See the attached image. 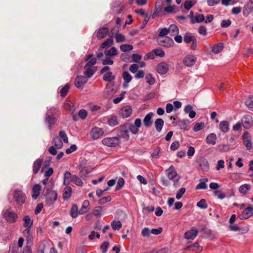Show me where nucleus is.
Returning a JSON list of instances; mask_svg holds the SVG:
<instances>
[{
	"label": "nucleus",
	"mask_w": 253,
	"mask_h": 253,
	"mask_svg": "<svg viewBox=\"0 0 253 253\" xmlns=\"http://www.w3.org/2000/svg\"><path fill=\"white\" fill-rule=\"evenodd\" d=\"M195 3V1L192 2L191 0H187L184 2V7L186 9L189 10Z\"/></svg>",
	"instance_id": "nucleus-60"
},
{
	"label": "nucleus",
	"mask_w": 253,
	"mask_h": 253,
	"mask_svg": "<svg viewBox=\"0 0 253 253\" xmlns=\"http://www.w3.org/2000/svg\"><path fill=\"white\" fill-rule=\"evenodd\" d=\"M213 194L220 199H223L225 197V194L220 190H216L214 191Z\"/></svg>",
	"instance_id": "nucleus-58"
},
{
	"label": "nucleus",
	"mask_w": 253,
	"mask_h": 253,
	"mask_svg": "<svg viewBox=\"0 0 253 253\" xmlns=\"http://www.w3.org/2000/svg\"><path fill=\"white\" fill-rule=\"evenodd\" d=\"M192 251L197 252H201L203 250V247L200 246L198 243H195L191 245Z\"/></svg>",
	"instance_id": "nucleus-51"
},
{
	"label": "nucleus",
	"mask_w": 253,
	"mask_h": 253,
	"mask_svg": "<svg viewBox=\"0 0 253 253\" xmlns=\"http://www.w3.org/2000/svg\"><path fill=\"white\" fill-rule=\"evenodd\" d=\"M109 29L107 27H102L96 31V37L98 39H102L104 38L108 34Z\"/></svg>",
	"instance_id": "nucleus-18"
},
{
	"label": "nucleus",
	"mask_w": 253,
	"mask_h": 253,
	"mask_svg": "<svg viewBox=\"0 0 253 253\" xmlns=\"http://www.w3.org/2000/svg\"><path fill=\"white\" fill-rule=\"evenodd\" d=\"M192 23H200L205 21V16L203 14H198L195 17H191Z\"/></svg>",
	"instance_id": "nucleus-39"
},
{
	"label": "nucleus",
	"mask_w": 253,
	"mask_h": 253,
	"mask_svg": "<svg viewBox=\"0 0 253 253\" xmlns=\"http://www.w3.org/2000/svg\"><path fill=\"white\" fill-rule=\"evenodd\" d=\"M42 158H38L34 162L33 165V172L34 174H36L39 171L43 163Z\"/></svg>",
	"instance_id": "nucleus-15"
},
{
	"label": "nucleus",
	"mask_w": 253,
	"mask_h": 253,
	"mask_svg": "<svg viewBox=\"0 0 253 253\" xmlns=\"http://www.w3.org/2000/svg\"><path fill=\"white\" fill-rule=\"evenodd\" d=\"M115 38L116 40V42H123L125 41V37L121 34L117 33L115 36Z\"/></svg>",
	"instance_id": "nucleus-50"
},
{
	"label": "nucleus",
	"mask_w": 253,
	"mask_h": 253,
	"mask_svg": "<svg viewBox=\"0 0 253 253\" xmlns=\"http://www.w3.org/2000/svg\"><path fill=\"white\" fill-rule=\"evenodd\" d=\"M158 43L159 45L168 48L173 46L174 44L172 39L168 37L159 38Z\"/></svg>",
	"instance_id": "nucleus-6"
},
{
	"label": "nucleus",
	"mask_w": 253,
	"mask_h": 253,
	"mask_svg": "<svg viewBox=\"0 0 253 253\" xmlns=\"http://www.w3.org/2000/svg\"><path fill=\"white\" fill-rule=\"evenodd\" d=\"M70 214L73 218H77L80 214V210L77 205L74 204L72 206L70 211Z\"/></svg>",
	"instance_id": "nucleus-22"
},
{
	"label": "nucleus",
	"mask_w": 253,
	"mask_h": 253,
	"mask_svg": "<svg viewBox=\"0 0 253 253\" xmlns=\"http://www.w3.org/2000/svg\"><path fill=\"white\" fill-rule=\"evenodd\" d=\"M59 138L62 139L63 142L65 143H68V138L65 132L63 130H61L59 132Z\"/></svg>",
	"instance_id": "nucleus-47"
},
{
	"label": "nucleus",
	"mask_w": 253,
	"mask_h": 253,
	"mask_svg": "<svg viewBox=\"0 0 253 253\" xmlns=\"http://www.w3.org/2000/svg\"><path fill=\"white\" fill-rule=\"evenodd\" d=\"M52 143L57 149H60L63 147V142L58 136L55 137L53 139Z\"/></svg>",
	"instance_id": "nucleus-37"
},
{
	"label": "nucleus",
	"mask_w": 253,
	"mask_h": 253,
	"mask_svg": "<svg viewBox=\"0 0 253 253\" xmlns=\"http://www.w3.org/2000/svg\"><path fill=\"white\" fill-rule=\"evenodd\" d=\"M205 125L204 123H196L193 128L195 131H198L202 130L204 127Z\"/></svg>",
	"instance_id": "nucleus-56"
},
{
	"label": "nucleus",
	"mask_w": 253,
	"mask_h": 253,
	"mask_svg": "<svg viewBox=\"0 0 253 253\" xmlns=\"http://www.w3.org/2000/svg\"><path fill=\"white\" fill-rule=\"evenodd\" d=\"M45 121L48 124L49 129H51L55 124V118L52 115L47 116Z\"/></svg>",
	"instance_id": "nucleus-32"
},
{
	"label": "nucleus",
	"mask_w": 253,
	"mask_h": 253,
	"mask_svg": "<svg viewBox=\"0 0 253 253\" xmlns=\"http://www.w3.org/2000/svg\"><path fill=\"white\" fill-rule=\"evenodd\" d=\"M3 216L10 223H15L18 218L17 214L10 209H7L3 211Z\"/></svg>",
	"instance_id": "nucleus-4"
},
{
	"label": "nucleus",
	"mask_w": 253,
	"mask_h": 253,
	"mask_svg": "<svg viewBox=\"0 0 253 253\" xmlns=\"http://www.w3.org/2000/svg\"><path fill=\"white\" fill-rule=\"evenodd\" d=\"M243 143L248 149H251L252 147V144L251 141V136L250 133L246 131L242 135Z\"/></svg>",
	"instance_id": "nucleus-12"
},
{
	"label": "nucleus",
	"mask_w": 253,
	"mask_h": 253,
	"mask_svg": "<svg viewBox=\"0 0 253 253\" xmlns=\"http://www.w3.org/2000/svg\"><path fill=\"white\" fill-rule=\"evenodd\" d=\"M202 232L206 235L207 238H209L211 239H215V235L212 231L207 228H204L202 229Z\"/></svg>",
	"instance_id": "nucleus-42"
},
{
	"label": "nucleus",
	"mask_w": 253,
	"mask_h": 253,
	"mask_svg": "<svg viewBox=\"0 0 253 253\" xmlns=\"http://www.w3.org/2000/svg\"><path fill=\"white\" fill-rule=\"evenodd\" d=\"M141 126V120L139 118L135 120L134 125L129 123L125 124L122 127V131L124 132L122 134V136L124 137H128V130L133 134H137Z\"/></svg>",
	"instance_id": "nucleus-1"
},
{
	"label": "nucleus",
	"mask_w": 253,
	"mask_h": 253,
	"mask_svg": "<svg viewBox=\"0 0 253 253\" xmlns=\"http://www.w3.org/2000/svg\"><path fill=\"white\" fill-rule=\"evenodd\" d=\"M198 235V230L194 227L191 228L190 230L186 231L184 236L186 240H194Z\"/></svg>",
	"instance_id": "nucleus-7"
},
{
	"label": "nucleus",
	"mask_w": 253,
	"mask_h": 253,
	"mask_svg": "<svg viewBox=\"0 0 253 253\" xmlns=\"http://www.w3.org/2000/svg\"><path fill=\"white\" fill-rule=\"evenodd\" d=\"M24 223L23 227L28 228H31V226L33 224V221L32 220L29 215H25L23 218Z\"/></svg>",
	"instance_id": "nucleus-33"
},
{
	"label": "nucleus",
	"mask_w": 253,
	"mask_h": 253,
	"mask_svg": "<svg viewBox=\"0 0 253 253\" xmlns=\"http://www.w3.org/2000/svg\"><path fill=\"white\" fill-rule=\"evenodd\" d=\"M132 113V109L129 106H126L123 107L120 111V115L124 118L129 117Z\"/></svg>",
	"instance_id": "nucleus-14"
},
{
	"label": "nucleus",
	"mask_w": 253,
	"mask_h": 253,
	"mask_svg": "<svg viewBox=\"0 0 253 253\" xmlns=\"http://www.w3.org/2000/svg\"><path fill=\"white\" fill-rule=\"evenodd\" d=\"M141 234L143 237H149L151 234V230L147 227H145L142 230Z\"/></svg>",
	"instance_id": "nucleus-54"
},
{
	"label": "nucleus",
	"mask_w": 253,
	"mask_h": 253,
	"mask_svg": "<svg viewBox=\"0 0 253 253\" xmlns=\"http://www.w3.org/2000/svg\"><path fill=\"white\" fill-rule=\"evenodd\" d=\"M155 56L160 57H164L165 56V52L161 48L154 49Z\"/></svg>",
	"instance_id": "nucleus-62"
},
{
	"label": "nucleus",
	"mask_w": 253,
	"mask_h": 253,
	"mask_svg": "<svg viewBox=\"0 0 253 253\" xmlns=\"http://www.w3.org/2000/svg\"><path fill=\"white\" fill-rule=\"evenodd\" d=\"M123 77L125 82L123 84V86L126 88L128 86V83L131 81L132 77L128 72H125L123 74Z\"/></svg>",
	"instance_id": "nucleus-29"
},
{
	"label": "nucleus",
	"mask_w": 253,
	"mask_h": 253,
	"mask_svg": "<svg viewBox=\"0 0 253 253\" xmlns=\"http://www.w3.org/2000/svg\"><path fill=\"white\" fill-rule=\"evenodd\" d=\"M252 216H253V208L252 206H248L244 209L239 217L241 219H248Z\"/></svg>",
	"instance_id": "nucleus-8"
},
{
	"label": "nucleus",
	"mask_w": 253,
	"mask_h": 253,
	"mask_svg": "<svg viewBox=\"0 0 253 253\" xmlns=\"http://www.w3.org/2000/svg\"><path fill=\"white\" fill-rule=\"evenodd\" d=\"M168 29L169 33L171 36H174L178 34L179 30L178 27L175 25H170Z\"/></svg>",
	"instance_id": "nucleus-35"
},
{
	"label": "nucleus",
	"mask_w": 253,
	"mask_h": 253,
	"mask_svg": "<svg viewBox=\"0 0 253 253\" xmlns=\"http://www.w3.org/2000/svg\"><path fill=\"white\" fill-rule=\"evenodd\" d=\"M71 181L78 186L82 187L84 185V183L82 179L76 174L72 175Z\"/></svg>",
	"instance_id": "nucleus-31"
},
{
	"label": "nucleus",
	"mask_w": 253,
	"mask_h": 253,
	"mask_svg": "<svg viewBox=\"0 0 253 253\" xmlns=\"http://www.w3.org/2000/svg\"><path fill=\"white\" fill-rule=\"evenodd\" d=\"M223 45L222 43H218L215 44L212 48V51L214 54L220 53L223 49Z\"/></svg>",
	"instance_id": "nucleus-41"
},
{
	"label": "nucleus",
	"mask_w": 253,
	"mask_h": 253,
	"mask_svg": "<svg viewBox=\"0 0 253 253\" xmlns=\"http://www.w3.org/2000/svg\"><path fill=\"white\" fill-rule=\"evenodd\" d=\"M13 198L17 204L19 205H22L25 202V195L21 190H15L13 193Z\"/></svg>",
	"instance_id": "nucleus-5"
},
{
	"label": "nucleus",
	"mask_w": 253,
	"mask_h": 253,
	"mask_svg": "<svg viewBox=\"0 0 253 253\" xmlns=\"http://www.w3.org/2000/svg\"><path fill=\"white\" fill-rule=\"evenodd\" d=\"M124 185H125L124 179L122 177L119 178L118 180L117 185L115 187V191H117L119 190L120 189H122L123 187V186H124Z\"/></svg>",
	"instance_id": "nucleus-46"
},
{
	"label": "nucleus",
	"mask_w": 253,
	"mask_h": 253,
	"mask_svg": "<svg viewBox=\"0 0 253 253\" xmlns=\"http://www.w3.org/2000/svg\"><path fill=\"white\" fill-rule=\"evenodd\" d=\"M125 94H126L125 91L122 92L120 94L119 97L114 99L113 102L115 104H117V103H119L124 98Z\"/></svg>",
	"instance_id": "nucleus-61"
},
{
	"label": "nucleus",
	"mask_w": 253,
	"mask_h": 253,
	"mask_svg": "<svg viewBox=\"0 0 253 253\" xmlns=\"http://www.w3.org/2000/svg\"><path fill=\"white\" fill-rule=\"evenodd\" d=\"M197 206L201 209H206L208 207L206 201L205 199H201L197 203Z\"/></svg>",
	"instance_id": "nucleus-57"
},
{
	"label": "nucleus",
	"mask_w": 253,
	"mask_h": 253,
	"mask_svg": "<svg viewBox=\"0 0 253 253\" xmlns=\"http://www.w3.org/2000/svg\"><path fill=\"white\" fill-rule=\"evenodd\" d=\"M169 67L168 64L165 62H161L156 66V71L161 75L166 74L169 71Z\"/></svg>",
	"instance_id": "nucleus-10"
},
{
	"label": "nucleus",
	"mask_w": 253,
	"mask_h": 253,
	"mask_svg": "<svg viewBox=\"0 0 253 253\" xmlns=\"http://www.w3.org/2000/svg\"><path fill=\"white\" fill-rule=\"evenodd\" d=\"M111 46V38H108L106 41L102 43L99 49L106 48L104 51L105 56V59H102L103 65L111 64V48L108 49V48Z\"/></svg>",
	"instance_id": "nucleus-2"
},
{
	"label": "nucleus",
	"mask_w": 253,
	"mask_h": 253,
	"mask_svg": "<svg viewBox=\"0 0 253 253\" xmlns=\"http://www.w3.org/2000/svg\"><path fill=\"white\" fill-rule=\"evenodd\" d=\"M72 189L71 187L67 186L65 188L64 193L63 194V198L65 200H67L72 196Z\"/></svg>",
	"instance_id": "nucleus-30"
},
{
	"label": "nucleus",
	"mask_w": 253,
	"mask_h": 253,
	"mask_svg": "<svg viewBox=\"0 0 253 253\" xmlns=\"http://www.w3.org/2000/svg\"><path fill=\"white\" fill-rule=\"evenodd\" d=\"M84 69L85 71L84 72V74L87 78L91 77L95 73V71L92 69V67H88V68H86L85 66Z\"/></svg>",
	"instance_id": "nucleus-44"
},
{
	"label": "nucleus",
	"mask_w": 253,
	"mask_h": 253,
	"mask_svg": "<svg viewBox=\"0 0 253 253\" xmlns=\"http://www.w3.org/2000/svg\"><path fill=\"white\" fill-rule=\"evenodd\" d=\"M142 59V56L138 54H133L132 55V61L135 63H138Z\"/></svg>",
	"instance_id": "nucleus-63"
},
{
	"label": "nucleus",
	"mask_w": 253,
	"mask_h": 253,
	"mask_svg": "<svg viewBox=\"0 0 253 253\" xmlns=\"http://www.w3.org/2000/svg\"><path fill=\"white\" fill-rule=\"evenodd\" d=\"M57 198V193L55 191L49 190L46 193V201L50 203H53Z\"/></svg>",
	"instance_id": "nucleus-16"
},
{
	"label": "nucleus",
	"mask_w": 253,
	"mask_h": 253,
	"mask_svg": "<svg viewBox=\"0 0 253 253\" xmlns=\"http://www.w3.org/2000/svg\"><path fill=\"white\" fill-rule=\"evenodd\" d=\"M122 227V224L120 220H114L112 222V228L114 230H118Z\"/></svg>",
	"instance_id": "nucleus-43"
},
{
	"label": "nucleus",
	"mask_w": 253,
	"mask_h": 253,
	"mask_svg": "<svg viewBox=\"0 0 253 253\" xmlns=\"http://www.w3.org/2000/svg\"><path fill=\"white\" fill-rule=\"evenodd\" d=\"M154 114L152 112L148 113L145 116L143 119V124L145 126L149 127L152 125V118Z\"/></svg>",
	"instance_id": "nucleus-19"
},
{
	"label": "nucleus",
	"mask_w": 253,
	"mask_h": 253,
	"mask_svg": "<svg viewBox=\"0 0 253 253\" xmlns=\"http://www.w3.org/2000/svg\"><path fill=\"white\" fill-rule=\"evenodd\" d=\"M166 172L169 179L173 181V186L175 187H177L178 186L180 176L177 174L174 167L173 166H170L169 168L166 170Z\"/></svg>",
	"instance_id": "nucleus-3"
},
{
	"label": "nucleus",
	"mask_w": 253,
	"mask_h": 253,
	"mask_svg": "<svg viewBox=\"0 0 253 253\" xmlns=\"http://www.w3.org/2000/svg\"><path fill=\"white\" fill-rule=\"evenodd\" d=\"M92 171V169L89 167H84L80 168V176L82 178H85L87 175L90 173Z\"/></svg>",
	"instance_id": "nucleus-23"
},
{
	"label": "nucleus",
	"mask_w": 253,
	"mask_h": 253,
	"mask_svg": "<svg viewBox=\"0 0 253 253\" xmlns=\"http://www.w3.org/2000/svg\"><path fill=\"white\" fill-rule=\"evenodd\" d=\"M208 181L207 178H204L200 180V183L197 185L196 189H206L207 188L206 183Z\"/></svg>",
	"instance_id": "nucleus-36"
},
{
	"label": "nucleus",
	"mask_w": 253,
	"mask_h": 253,
	"mask_svg": "<svg viewBox=\"0 0 253 253\" xmlns=\"http://www.w3.org/2000/svg\"><path fill=\"white\" fill-rule=\"evenodd\" d=\"M246 106L251 109H253V96L249 97L246 101Z\"/></svg>",
	"instance_id": "nucleus-49"
},
{
	"label": "nucleus",
	"mask_w": 253,
	"mask_h": 253,
	"mask_svg": "<svg viewBox=\"0 0 253 253\" xmlns=\"http://www.w3.org/2000/svg\"><path fill=\"white\" fill-rule=\"evenodd\" d=\"M219 127L222 132L226 133L229 130V123L226 121H221L219 124Z\"/></svg>",
	"instance_id": "nucleus-24"
},
{
	"label": "nucleus",
	"mask_w": 253,
	"mask_h": 253,
	"mask_svg": "<svg viewBox=\"0 0 253 253\" xmlns=\"http://www.w3.org/2000/svg\"><path fill=\"white\" fill-rule=\"evenodd\" d=\"M197 60L196 57L193 55L186 56L183 60V63L187 67L193 66Z\"/></svg>",
	"instance_id": "nucleus-9"
},
{
	"label": "nucleus",
	"mask_w": 253,
	"mask_h": 253,
	"mask_svg": "<svg viewBox=\"0 0 253 253\" xmlns=\"http://www.w3.org/2000/svg\"><path fill=\"white\" fill-rule=\"evenodd\" d=\"M164 122L162 119H157L156 120L154 123L155 126L156 130L160 132L162 130V128L164 126Z\"/></svg>",
	"instance_id": "nucleus-38"
},
{
	"label": "nucleus",
	"mask_w": 253,
	"mask_h": 253,
	"mask_svg": "<svg viewBox=\"0 0 253 253\" xmlns=\"http://www.w3.org/2000/svg\"><path fill=\"white\" fill-rule=\"evenodd\" d=\"M104 133L102 128L94 127L90 131V135L93 139H96L101 136Z\"/></svg>",
	"instance_id": "nucleus-11"
},
{
	"label": "nucleus",
	"mask_w": 253,
	"mask_h": 253,
	"mask_svg": "<svg viewBox=\"0 0 253 253\" xmlns=\"http://www.w3.org/2000/svg\"><path fill=\"white\" fill-rule=\"evenodd\" d=\"M199 165L203 171H207L209 169L208 162L204 158H200L198 161Z\"/></svg>",
	"instance_id": "nucleus-21"
},
{
	"label": "nucleus",
	"mask_w": 253,
	"mask_h": 253,
	"mask_svg": "<svg viewBox=\"0 0 253 253\" xmlns=\"http://www.w3.org/2000/svg\"><path fill=\"white\" fill-rule=\"evenodd\" d=\"M92 55L89 54L88 55L86 59V61H88L87 63L85 64V67L88 68V67H92L96 63V59L95 58H92Z\"/></svg>",
	"instance_id": "nucleus-34"
},
{
	"label": "nucleus",
	"mask_w": 253,
	"mask_h": 253,
	"mask_svg": "<svg viewBox=\"0 0 253 253\" xmlns=\"http://www.w3.org/2000/svg\"><path fill=\"white\" fill-rule=\"evenodd\" d=\"M70 86L69 84H66L63 87H62L61 88V89L60 90V95L62 97H65L67 95V94L69 90Z\"/></svg>",
	"instance_id": "nucleus-45"
},
{
	"label": "nucleus",
	"mask_w": 253,
	"mask_h": 253,
	"mask_svg": "<svg viewBox=\"0 0 253 253\" xmlns=\"http://www.w3.org/2000/svg\"><path fill=\"white\" fill-rule=\"evenodd\" d=\"M251 186L250 184H244L239 187V191L243 196H245L251 189Z\"/></svg>",
	"instance_id": "nucleus-27"
},
{
	"label": "nucleus",
	"mask_w": 253,
	"mask_h": 253,
	"mask_svg": "<svg viewBox=\"0 0 253 253\" xmlns=\"http://www.w3.org/2000/svg\"><path fill=\"white\" fill-rule=\"evenodd\" d=\"M87 82L86 77L83 76H78L75 81V85L77 88L82 87Z\"/></svg>",
	"instance_id": "nucleus-17"
},
{
	"label": "nucleus",
	"mask_w": 253,
	"mask_h": 253,
	"mask_svg": "<svg viewBox=\"0 0 253 253\" xmlns=\"http://www.w3.org/2000/svg\"><path fill=\"white\" fill-rule=\"evenodd\" d=\"M192 107L191 105H188L185 106L184 108V111L186 113H188L189 117L190 118H193L196 115L195 111L192 110Z\"/></svg>",
	"instance_id": "nucleus-40"
},
{
	"label": "nucleus",
	"mask_w": 253,
	"mask_h": 253,
	"mask_svg": "<svg viewBox=\"0 0 253 253\" xmlns=\"http://www.w3.org/2000/svg\"><path fill=\"white\" fill-rule=\"evenodd\" d=\"M72 176L71 173L69 171H66L64 175V183L67 182L69 184L71 182Z\"/></svg>",
	"instance_id": "nucleus-48"
},
{
	"label": "nucleus",
	"mask_w": 253,
	"mask_h": 253,
	"mask_svg": "<svg viewBox=\"0 0 253 253\" xmlns=\"http://www.w3.org/2000/svg\"><path fill=\"white\" fill-rule=\"evenodd\" d=\"M41 187L39 184H35L32 188V197L34 199H36L40 194Z\"/></svg>",
	"instance_id": "nucleus-26"
},
{
	"label": "nucleus",
	"mask_w": 253,
	"mask_h": 253,
	"mask_svg": "<svg viewBox=\"0 0 253 253\" xmlns=\"http://www.w3.org/2000/svg\"><path fill=\"white\" fill-rule=\"evenodd\" d=\"M121 50L123 51H127L133 49V46L130 44H124L120 46Z\"/></svg>",
	"instance_id": "nucleus-52"
},
{
	"label": "nucleus",
	"mask_w": 253,
	"mask_h": 253,
	"mask_svg": "<svg viewBox=\"0 0 253 253\" xmlns=\"http://www.w3.org/2000/svg\"><path fill=\"white\" fill-rule=\"evenodd\" d=\"M253 11V0H249L247 4L244 6L243 9V14L245 16H248Z\"/></svg>",
	"instance_id": "nucleus-13"
},
{
	"label": "nucleus",
	"mask_w": 253,
	"mask_h": 253,
	"mask_svg": "<svg viewBox=\"0 0 253 253\" xmlns=\"http://www.w3.org/2000/svg\"><path fill=\"white\" fill-rule=\"evenodd\" d=\"M109 243L108 242H104L100 246V249L102 250L103 253H106L109 246Z\"/></svg>",
	"instance_id": "nucleus-59"
},
{
	"label": "nucleus",
	"mask_w": 253,
	"mask_h": 253,
	"mask_svg": "<svg viewBox=\"0 0 253 253\" xmlns=\"http://www.w3.org/2000/svg\"><path fill=\"white\" fill-rule=\"evenodd\" d=\"M217 139L216 135L214 133H211L209 134L207 138L206 141L208 144H211L214 145L216 143V141Z\"/></svg>",
	"instance_id": "nucleus-28"
},
{
	"label": "nucleus",
	"mask_w": 253,
	"mask_h": 253,
	"mask_svg": "<svg viewBox=\"0 0 253 253\" xmlns=\"http://www.w3.org/2000/svg\"><path fill=\"white\" fill-rule=\"evenodd\" d=\"M186 189L185 188H181L177 192L176 195V198L178 200L180 199L183 194L185 193Z\"/></svg>",
	"instance_id": "nucleus-64"
},
{
	"label": "nucleus",
	"mask_w": 253,
	"mask_h": 253,
	"mask_svg": "<svg viewBox=\"0 0 253 253\" xmlns=\"http://www.w3.org/2000/svg\"><path fill=\"white\" fill-rule=\"evenodd\" d=\"M253 118L250 116H246L244 117L243 125L246 128H249L253 124Z\"/></svg>",
	"instance_id": "nucleus-25"
},
{
	"label": "nucleus",
	"mask_w": 253,
	"mask_h": 253,
	"mask_svg": "<svg viewBox=\"0 0 253 253\" xmlns=\"http://www.w3.org/2000/svg\"><path fill=\"white\" fill-rule=\"evenodd\" d=\"M90 209V203L89 201L84 200L80 210V214H84L87 213Z\"/></svg>",
	"instance_id": "nucleus-20"
},
{
	"label": "nucleus",
	"mask_w": 253,
	"mask_h": 253,
	"mask_svg": "<svg viewBox=\"0 0 253 253\" xmlns=\"http://www.w3.org/2000/svg\"><path fill=\"white\" fill-rule=\"evenodd\" d=\"M146 82L149 84H153L155 83V79L152 77V75L150 74H148L145 77Z\"/></svg>",
	"instance_id": "nucleus-53"
},
{
	"label": "nucleus",
	"mask_w": 253,
	"mask_h": 253,
	"mask_svg": "<svg viewBox=\"0 0 253 253\" xmlns=\"http://www.w3.org/2000/svg\"><path fill=\"white\" fill-rule=\"evenodd\" d=\"M195 37L188 34H185L184 36V41L186 43L192 42L193 41L195 40Z\"/></svg>",
	"instance_id": "nucleus-55"
}]
</instances>
